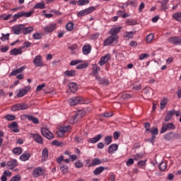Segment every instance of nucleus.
Returning <instances> with one entry per match:
<instances>
[{
  "label": "nucleus",
  "mask_w": 181,
  "mask_h": 181,
  "mask_svg": "<svg viewBox=\"0 0 181 181\" xmlns=\"http://www.w3.org/2000/svg\"><path fill=\"white\" fill-rule=\"evenodd\" d=\"M68 103L71 106L77 105V104H90L91 100L83 99V97L76 96L70 98Z\"/></svg>",
  "instance_id": "nucleus-1"
},
{
  "label": "nucleus",
  "mask_w": 181,
  "mask_h": 181,
  "mask_svg": "<svg viewBox=\"0 0 181 181\" xmlns=\"http://www.w3.org/2000/svg\"><path fill=\"white\" fill-rule=\"evenodd\" d=\"M95 11V6H90L84 10H81L77 13L78 18H83V16H86V15H90V13H93Z\"/></svg>",
  "instance_id": "nucleus-2"
},
{
  "label": "nucleus",
  "mask_w": 181,
  "mask_h": 181,
  "mask_svg": "<svg viewBox=\"0 0 181 181\" xmlns=\"http://www.w3.org/2000/svg\"><path fill=\"white\" fill-rule=\"evenodd\" d=\"M148 132H151L152 136L151 139H148L147 141L151 144H153V142H155V139H156V135L159 134V129L158 127H152L150 129Z\"/></svg>",
  "instance_id": "nucleus-3"
},
{
  "label": "nucleus",
  "mask_w": 181,
  "mask_h": 181,
  "mask_svg": "<svg viewBox=\"0 0 181 181\" xmlns=\"http://www.w3.org/2000/svg\"><path fill=\"white\" fill-rule=\"evenodd\" d=\"M104 162H108V159L105 158L100 160L98 158H95L93 159L91 163L89 164L88 168H93V166H97L98 165H101V163H104Z\"/></svg>",
  "instance_id": "nucleus-4"
},
{
  "label": "nucleus",
  "mask_w": 181,
  "mask_h": 181,
  "mask_svg": "<svg viewBox=\"0 0 181 181\" xmlns=\"http://www.w3.org/2000/svg\"><path fill=\"white\" fill-rule=\"evenodd\" d=\"M118 40V36H109L104 42L103 46H110V45H112L114 42H117Z\"/></svg>",
  "instance_id": "nucleus-5"
},
{
  "label": "nucleus",
  "mask_w": 181,
  "mask_h": 181,
  "mask_svg": "<svg viewBox=\"0 0 181 181\" xmlns=\"http://www.w3.org/2000/svg\"><path fill=\"white\" fill-rule=\"evenodd\" d=\"M41 134L42 136H45V138H47V139H53V138H54L53 134L46 128L41 129Z\"/></svg>",
  "instance_id": "nucleus-6"
},
{
  "label": "nucleus",
  "mask_w": 181,
  "mask_h": 181,
  "mask_svg": "<svg viewBox=\"0 0 181 181\" xmlns=\"http://www.w3.org/2000/svg\"><path fill=\"white\" fill-rule=\"evenodd\" d=\"M24 24H19L12 27L11 30L13 32L14 35H21V32L23 30Z\"/></svg>",
  "instance_id": "nucleus-7"
},
{
  "label": "nucleus",
  "mask_w": 181,
  "mask_h": 181,
  "mask_svg": "<svg viewBox=\"0 0 181 181\" xmlns=\"http://www.w3.org/2000/svg\"><path fill=\"white\" fill-rule=\"evenodd\" d=\"M33 64L35 67H43V62L42 61V56L37 55L33 59Z\"/></svg>",
  "instance_id": "nucleus-8"
},
{
  "label": "nucleus",
  "mask_w": 181,
  "mask_h": 181,
  "mask_svg": "<svg viewBox=\"0 0 181 181\" xmlns=\"http://www.w3.org/2000/svg\"><path fill=\"white\" fill-rule=\"evenodd\" d=\"M43 175H45V173L42 167L36 168L33 172V176L34 177H39V176H43Z\"/></svg>",
  "instance_id": "nucleus-9"
},
{
  "label": "nucleus",
  "mask_w": 181,
  "mask_h": 181,
  "mask_svg": "<svg viewBox=\"0 0 181 181\" xmlns=\"http://www.w3.org/2000/svg\"><path fill=\"white\" fill-rule=\"evenodd\" d=\"M176 127L173 125V123H168L165 126L163 125L161 130H160V134H165L168 131V129H175Z\"/></svg>",
  "instance_id": "nucleus-10"
},
{
  "label": "nucleus",
  "mask_w": 181,
  "mask_h": 181,
  "mask_svg": "<svg viewBox=\"0 0 181 181\" xmlns=\"http://www.w3.org/2000/svg\"><path fill=\"white\" fill-rule=\"evenodd\" d=\"M95 80L98 81L99 84H101L102 86H108L110 84V81L105 78H101V76H95Z\"/></svg>",
  "instance_id": "nucleus-11"
},
{
  "label": "nucleus",
  "mask_w": 181,
  "mask_h": 181,
  "mask_svg": "<svg viewBox=\"0 0 181 181\" xmlns=\"http://www.w3.org/2000/svg\"><path fill=\"white\" fill-rule=\"evenodd\" d=\"M168 42L169 43H172L173 45H180L181 43V39L180 37H171L168 39Z\"/></svg>",
  "instance_id": "nucleus-12"
},
{
  "label": "nucleus",
  "mask_w": 181,
  "mask_h": 181,
  "mask_svg": "<svg viewBox=\"0 0 181 181\" xmlns=\"http://www.w3.org/2000/svg\"><path fill=\"white\" fill-rule=\"evenodd\" d=\"M100 66H97L96 64L92 65V73L90 74L91 76L93 77L98 76V73H100Z\"/></svg>",
  "instance_id": "nucleus-13"
},
{
  "label": "nucleus",
  "mask_w": 181,
  "mask_h": 181,
  "mask_svg": "<svg viewBox=\"0 0 181 181\" xmlns=\"http://www.w3.org/2000/svg\"><path fill=\"white\" fill-rule=\"evenodd\" d=\"M110 59H111V55H110L109 54H107L106 55L100 58L98 63L100 66H104V64H105V63H107V62H108V60H110Z\"/></svg>",
  "instance_id": "nucleus-14"
},
{
  "label": "nucleus",
  "mask_w": 181,
  "mask_h": 181,
  "mask_svg": "<svg viewBox=\"0 0 181 181\" xmlns=\"http://www.w3.org/2000/svg\"><path fill=\"white\" fill-rule=\"evenodd\" d=\"M121 29H122V27L112 28L109 31V34L111 36H117V35L121 32Z\"/></svg>",
  "instance_id": "nucleus-15"
},
{
  "label": "nucleus",
  "mask_w": 181,
  "mask_h": 181,
  "mask_svg": "<svg viewBox=\"0 0 181 181\" xmlns=\"http://www.w3.org/2000/svg\"><path fill=\"white\" fill-rule=\"evenodd\" d=\"M108 170L107 167H103V166H100L96 168L94 171H93V174L97 176L98 175H100V173H103V172H104V170Z\"/></svg>",
  "instance_id": "nucleus-16"
},
{
  "label": "nucleus",
  "mask_w": 181,
  "mask_h": 181,
  "mask_svg": "<svg viewBox=\"0 0 181 181\" xmlns=\"http://www.w3.org/2000/svg\"><path fill=\"white\" fill-rule=\"evenodd\" d=\"M103 138V134H98L93 138H90L88 140L89 144H96Z\"/></svg>",
  "instance_id": "nucleus-17"
},
{
  "label": "nucleus",
  "mask_w": 181,
  "mask_h": 181,
  "mask_svg": "<svg viewBox=\"0 0 181 181\" xmlns=\"http://www.w3.org/2000/svg\"><path fill=\"white\" fill-rule=\"evenodd\" d=\"M68 87L71 93H76V91H77V90L78 89L77 83L75 82L69 83Z\"/></svg>",
  "instance_id": "nucleus-18"
},
{
  "label": "nucleus",
  "mask_w": 181,
  "mask_h": 181,
  "mask_svg": "<svg viewBox=\"0 0 181 181\" xmlns=\"http://www.w3.org/2000/svg\"><path fill=\"white\" fill-rule=\"evenodd\" d=\"M175 115V110H170L169 112H168V113L166 114V116L164 119V121L165 122H169V121H170V119H172V117Z\"/></svg>",
  "instance_id": "nucleus-19"
},
{
  "label": "nucleus",
  "mask_w": 181,
  "mask_h": 181,
  "mask_svg": "<svg viewBox=\"0 0 181 181\" xmlns=\"http://www.w3.org/2000/svg\"><path fill=\"white\" fill-rule=\"evenodd\" d=\"M7 166H8L9 169H15V168L18 166V160L13 159L10 161H8Z\"/></svg>",
  "instance_id": "nucleus-20"
},
{
  "label": "nucleus",
  "mask_w": 181,
  "mask_h": 181,
  "mask_svg": "<svg viewBox=\"0 0 181 181\" xmlns=\"http://www.w3.org/2000/svg\"><path fill=\"white\" fill-rule=\"evenodd\" d=\"M118 149V144H111L108 148V153H110V155H112L115 151Z\"/></svg>",
  "instance_id": "nucleus-21"
},
{
  "label": "nucleus",
  "mask_w": 181,
  "mask_h": 181,
  "mask_svg": "<svg viewBox=\"0 0 181 181\" xmlns=\"http://www.w3.org/2000/svg\"><path fill=\"white\" fill-rule=\"evenodd\" d=\"M42 160L45 161L47 160V158H49V149L47 148H44L42 152Z\"/></svg>",
  "instance_id": "nucleus-22"
},
{
  "label": "nucleus",
  "mask_w": 181,
  "mask_h": 181,
  "mask_svg": "<svg viewBox=\"0 0 181 181\" xmlns=\"http://www.w3.org/2000/svg\"><path fill=\"white\" fill-rule=\"evenodd\" d=\"M25 69H26V66H23L20 67L19 69L13 70L10 74V76H16L17 74H19L20 73H22V71H23V70H25Z\"/></svg>",
  "instance_id": "nucleus-23"
},
{
  "label": "nucleus",
  "mask_w": 181,
  "mask_h": 181,
  "mask_svg": "<svg viewBox=\"0 0 181 181\" xmlns=\"http://www.w3.org/2000/svg\"><path fill=\"white\" fill-rule=\"evenodd\" d=\"M56 29V24H51L44 28L45 32L47 33H51V32H54Z\"/></svg>",
  "instance_id": "nucleus-24"
},
{
  "label": "nucleus",
  "mask_w": 181,
  "mask_h": 181,
  "mask_svg": "<svg viewBox=\"0 0 181 181\" xmlns=\"http://www.w3.org/2000/svg\"><path fill=\"white\" fill-rule=\"evenodd\" d=\"M30 158V153L25 151L21 156L20 159L21 160H23V162H26V160H29V158Z\"/></svg>",
  "instance_id": "nucleus-25"
},
{
  "label": "nucleus",
  "mask_w": 181,
  "mask_h": 181,
  "mask_svg": "<svg viewBox=\"0 0 181 181\" xmlns=\"http://www.w3.org/2000/svg\"><path fill=\"white\" fill-rule=\"evenodd\" d=\"M33 138L34 139V141H35V142H37V144H43V138H42V136L39 135V134H33Z\"/></svg>",
  "instance_id": "nucleus-26"
},
{
  "label": "nucleus",
  "mask_w": 181,
  "mask_h": 181,
  "mask_svg": "<svg viewBox=\"0 0 181 181\" xmlns=\"http://www.w3.org/2000/svg\"><path fill=\"white\" fill-rule=\"evenodd\" d=\"M59 170L62 173H67L69 172V167L66 163H61L59 164Z\"/></svg>",
  "instance_id": "nucleus-27"
},
{
  "label": "nucleus",
  "mask_w": 181,
  "mask_h": 181,
  "mask_svg": "<svg viewBox=\"0 0 181 181\" xmlns=\"http://www.w3.org/2000/svg\"><path fill=\"white\" fill-rule=\"evenodd\" d=\"M34 28L32 26L25 28V26H23V35H28V33H32V32L34 30Z\"/></svg>",
  "instance_id": "nucleus-28"
},
{
  "label": "nucleus",
  "mask_w": 181,
  "mask_h": 181,
  "mask_svg": "<svg viewBox=\"0 0 181 181\" xmlns=\"http://www.w3.org/2000/svg\"><path fill=\"white\" fill-rule=\"evenodd\" d=\"M83 50V54H90V53H91V46L87 45H84L82 48Z\"/></svg>",
  "instance_id": "nucleus-29"
},
{
  "label": "nucleus",
  "mask_w": 181,
  "mask_h": 181,
  "mask_svg": "<svg viewBox=\"0 0 181 181\" xmlns=\"http://www.w3.org/2000/svg\"><path fill=\"white\" fill-rule=\"evenodd\" d=\"M11 56H18V54H22V49L14 48L10 51Z\"/></svg>",
  "instance_id": "nucleus-30"
},
{
  "label": "nucleus",
  "mask_w": 181,
  "mask_h": 181,
  "mask_svg": "<svg viewBox=\"0 0 181 181\" xmlns=\"http://www.w3.org/2000/svg\"><path fill=\"white\" fill-rule=\"evenodd\" d=\"M26 118H28V121H32L33 124H39V119H37V117L28 115H26Z\"/></svg>",
  "instance_id": "nucleus-31"
},
{
  "label": "nucleus",
  "mask_w": 181,
  "mask_h": 181,
  "mask_svg": "<svg viewBox=\"0 0 181 181\" xmlns=\"http://www.w3.org/2000/svg\"><path fill=\"white\" fill-rule=\"evenodd\" d=\"M64 74H65V76H67L68 77H74V76H76V71L74 70H66Z\"/></svg>",
  "instance_id": "nucleus-32"
},
{
  "label": "nucleus",
  "mask_w": 181,
  "mask_h": 181,
  "mask_svg": "<svg viewBox=\"0 0 181 181\" xmlns=\"http://www.w3.org/2000/svg\"><path fill=\"white\" fill-rule=\"evenodd\" d=\"M22 152H23V150L21 147H16L13 149V153H14V155L19 156Z\"/></svg>",
  "instance_id": "nucleus-33"
},
{
  "label": "nucleus",
  "mask_w": 181,
  "mask_h": 181,
  "mask_svg": "<svg viewBox=\"0 0 181 181\" xmlns=\"http://www.w3.org/2000/svg\"><path fill=\"white\" fill-rule=\"evenodd\" d=\"M173 136H175L173 132H169L165 134L164 139H165L166 141H170L173 139Z\"/></svg>",
  "instance_id": "nucleus-34"
},
{
  "label": "nucleus",
  "mask_w": 181,
  "mask_h": 181,
  "mask_svg": "<svg viewBox=\"0 0 181 181\" xmlns=\"http://www.w3.org/2000/svg\"><path fill=\"white\" fill-rule=\"evenodd\" d=\"M43 37V34L42 33H35L33 35V37L35 40H40Z\"/></svg>",
  "instance_id": "nucleus-35"
},
{
  "label": "nucleus",
  "mask_w": 181,
  "mask_h": 181,
  "mask_svg": "<svg viewBox=\"0 0 181 181\" xmlns=\"http://www.w3.org/2000/svg\"><path fill=\"white\" fill-rule=\"evenodd\" d=\"M35 11H30L29 12H26V11H21V15L22 17L23 18H30V16H32V14L34 13Z\"/></svg>",
  "instance_id": "nucleus-36"
},
{
  "label": "nucleus",
  "mask_w": 181,
  "mask_h": 181,
  "mask_svg": "<svg viewBox=\"0 0 181 181\" xmlns=\"http://www.w3.org/2000/svg\"><path fill=\"white\" fill-rule=\"evenodd\" d=\"M26 94H28V90L24 88L22 90H20V92L17 94V97L18 98H21L23 97L24 95H26Z\"/></svg>",
  "instance_id": "nucleus-37"
},
{
  "label": "nucleus",
  "mask_w": 181,
  "mask_h": 181,
  "mask_svg": "<svg viewBox=\"0 0 181 181\" xmlns=\"http://www.w3.org/2000/svg\"><path fill=\"white\" fill-rule=\"evenodd\" d=\"M88 4H90V0H78L77 2L78 6H84V5H88Z\"/></svg>",
  "instance_id": "nucleus-38"
},
{
  "label": "nucleus",
  "mask_w": 181,
  "mask_h": 181,
  "mask_svg": "<svg viewBox=\"0 0 181 181\" xmlns=\"http://www.w3.org/2000/svg\"><path fill=\"white\" fill-rule=\"evenodd\" d=\"M166 104H168V98H164L161 101H160V110H165V107H166Z\"/></svg>",
  "instance_id": "nucleus-39"
},
{
  "label": "nucleus",
  "mask_w": 181,
  "mask_h": 181,
  "mask_svg": "<svg viewBox=\"0 0 181 181\" xmlns=\"http://www.w3.org/2000/svg\"><path fill=\"white\" fill-rule=\"evenodd\" d=\"M144 93L145 95H146V97H148V95H152V94H153V93L152 92V89L151 88H144Z\"/></svg>",
  "instance_id": "nucleus-40"
},
{
  "label": "nucleus",
  "mask_w": 181,
  "mask_h": 181,
  "mask_svg": "<svg viewBox=\"0 0 181 181\" xmlns=\"http://www.w3.org/2000/svg\"><path fill=\"white\" fill-rule=\"evenodd\" d=\"M87 67H88V63H83V64H81L78 65L76 66V69L77 70H83L84 69H87Z\"/></svg>",
  "instance_id": "nucleus-41"
},
{
  "label": "nucleus",
  "mask_w": 181,
  "mask_h": 181,
  "mask_svg": "<svg viewBox=\"0 0 181 181\" xmlns=\"http://www.w3.org/2000/svg\"><path fill=\"white\" fill-rule=\"evenodd\" d=\"M66 30H68V32H71V30H73V29H74V23H68L66 25Z\"/></svg>",
  "instance_id": "nucleus-42"
},
{
  "label": "nucleus",
  "mask_w": 181,
  "mask_h": 181,
  "mask_svg": "<svg viewBox=\"0 0 181 181\" xmlns=\"http://www.w3.org/2000/svg\"><path fill=\"white\" fill-rule=\"evenodd\" d=\"M173 18L175 19V21H177V22H181V13H175L173 15Z\"/></svg>",
  "instance_id": "nucleus-43"
},
{
  "label": "nucleus",
  "mask_w": 181,
  "mask_h": 181,
  "mask_svg": "<svg viewBox=\"0 0 181 181\" xmlns=\"http://www.w3.org/2000/svg\"><path fill=\"white\" fill-rule=\"evenodd\" d=\"M86 116V112L79 111L78 113L75 114V118H83Z\"/></svg>",
  "instance_id": "nucleus-44"
},
{
  "label": "nucleus",
  "mask_w": 181,
  "mask_h": 181,
  "mask_svg": "<svg viewBox=\"0 0 181 181\" xmlns=\"http://www.w3.org/2000/svg\"><path fill=\"white\" fill-rule=\"evenodd\" d=\"M20 18H23L22 17V11L18 12V13L14 14L13 16V22L18 21V19H20Z\"/></svg>",
  "instance_id": "nucleus-45"
},
{
  "label": "nucleus",
  "mask_w": 181,
  "mask_h": 181,
  "mask_svg": "<svg viewBox=\"0 0 181 181\" xmlns=\"http://www.w3.org/2000/svg\"><path fill=\"white\" fill-rule=\"evenodd\" d=\"M5 119H7V121H15V119H16V117L15 115L8 114L5 116Z\"/></svg>",
  "instance_id": "nucleus-46"
},
{
  "label": "nucleus",
  "mask_w": 181,
  "mask_h": 181,
  "mask_svg": "<svg viewBox=\"0 0 181 181\" xmlns=\"http://www.w3.org/2000/svg\"><path fill=\"white\" fill-rule=\"evenodd\" d=\"M11 111H14V112L21 110V103L13 105L11 107Z\"/></svg>",
  "instance_id": "nucleus-47"
},
{
  "label": "nucleus",
  "mask_w": 181,
  "mask_h": 181,
  "mask_svg": "<svg viewBox=\"0 0 181 181\" xmlns=\"http://www.w3.org/2000/svg\"><path fill=\"white\" fill-rule=\"evenodd\" d=\"M45 6L43 3H38L34 6V9H45Z\"/></svg>",
  "instance_id": "nucleus-48"
},
{
  "label": "nucleus",
  "mask_w": 181,
  "mask_h": 181,
  "mask_svg": "<svg viewBox=\"0 0 181 181\" xmlns=\"http://www.w3.org/2000/svg\"><path fill=\"white\" fill-rule=\"evenodd\" d=\"M167 165L166 163L165 162H161L159 165V169L160 170H161L162 172H163L164 170H166V168H167Z\"/></svg>",
  "instance_id": "nucleus-49"
},
{
  "label": "nucleus",
  "mask_w": 181,
  "mask_h": 181,
  "mask_svg": "<svg viewBox=\"0 0 181 181\" xmlns=\"http://www.w3.org/2000/svg\"><path fill=\"white\" fill-rule=\"evenodd\" d=\"M83 166H84V163L80 160L75 163V167L76 168V169H80L83 168Z\"/></svg>",
  "instance_id": "nucleus-50"
},
{
  "label": "nucleus",
  "mask_w": 181,
  "mask_h": 181,
  "mask_svg": "<svg viewBox=\"0 0 181 181\" xmlns=\"http://www.w3.org/2000/svg\"><path fill=\"white\" fill-rule=\"evenodd\" d=\"M78 47L77 44H74L72 45H71L70 47H68V49H69V50H71V54H74L76 52H74V50H76Z\"/></svg>",
  "instance_id": "nucleus-51"
},
{
  "label": "nucleus",
  "mask_w": 181,
  "mask_h": 181,
  "mask_svg": "<svg viewBox=\"0 0 181 181\" xmlns=\"http://www.w3.org/2000/svg\"><path fill=\"white\" fill-rule=\"evenodd\" d=\"M105 142L106 145H110L111 144V142H112V136H107L105 138Z\"/></svg>",
  "instance_id": "nucleus-52"
},
{
  "label": "nucleus",
  "mask_w": 181,
  "mask_h": 181,
  "mask_svg": "<svg viewBox=\"0 0 181 181\" xmlns=\"http://www.w3.org/2000/svg\"><path fill=\"white\" fill-rule=\"evenodd\" d=\"M71 129V127L70 126H65L64 127H61L60 130L63 132L64 134H66V132H69Z\"/></svg>",
  "instance_id": "nucleus-53"
},
{
  "label": "nucleus",
  "mask_w": 181,
  "mask_h": 181,
  "mask_svg": "<svg viewBox=\"0 0 181 181\" xmlns=\"http://www.w3.org/2000/svg\"><path fill=\"white\" fill-rule=\"evenodd\" d=\"M153 37H154L153 34H152V33L149 34V35L146 37V42L147 43H151V42H152V40H153Z\"/></svg>",
  "instance_id": "nucleus-54"
},
{
  "label": "nucleus",
  "mask_w": 181,
  "mask_h": 181,
  "mask_svg": "<svg viewBox=\"0 0 181 181\" xmlns=\"http://www.w3.org/2000/svg\"><path fill=\"white\" fill-rule=\"evenodd\" d=\"M82 62H83V60H81V59L72 60L70 62V66H76V64H78L79 63H82Z\"/></svg>",
  "instance_id": "nucleus-55"
},
{
  "label": "nucleus",
  "mask_w": 181,
  "mask_h": 181,
  "mask_svg": "<svg viewBox=\"0 0 181 181\" xmlns=\"http://www.w3.org/2000/svg\"><path fill=\"white\" fill-rule=\"evenodd\" d=\"M126 24L128 25L134 26V25H136V21L135 20H127L126 21Z\"/></svg>",
  "instance_id": "nucleus-56"
},
{
  "label": "nucleus",
  "mask_w": 181,
  "mask_h": 181,
  "mask_svg": "<svg viewBox=\"0 0 181 181\" xmlns=\"http://www.w3.org/2000/svg\"><path fill=\"white\" fill-rule=\"evenodd\" d=\"M9 36L10 34L7 33V34H2V37H1V40H2V42H5V40H9Z\"/></svg>",
  "instance_id": "nucleus-57"
},
{
  "label": "nucleus",
  "mask_w": 181,
  "mask_h": 181,
  "mask_svg": "<svg viewBox=\"0 0 181 181\" xmlns=\"http://www.w3.org/2000/svg\"><path fill=\"white\" fill-rule=\"evenodd\" d=\"M19 126L18 125V122H13L11 124L8 125V128L10 129H13V128H18Z\"/></svg>",
  "instance_id": "nucleus-58"
},
{
  "label": "nucleus",
  "mask_w": 181,
  "mask_h": 181,
  "mask_svg": "<svg viewBox=\"0 0 181 181\" xmlns=\"http://www.w3.org/2000/svg\"><path fill=\"white\" fill-rule=\"evenodd\" d=\"M21 179V175L18 174L11 177V181H20Z\"/></svg>",
  "instance_id": "nucleus-59"
},
{
  "label": "nucleus",
  "mask_w": 181,
  "mask_h": 181,
  "mask_svg": "<svg viewBox=\"0 0 181 181\" xmlns=\"http://www.w3.org/2000/svg\"><path fill=\"white\" fill-rule=\"evenodd\" d=\"M168 1H161V8L163 9V11H166V9H168Z\"/></svg>",
  "instance_id": "nucleus-60"
},
{
  "label": "nucleus",
  "mask_w": 181,
  "mask_h": 181,
  "mask_svg": "<svg viewBox=\"0 0 181 181\" xmlns=\"http://www.w3.org/2000/svg\"><path fill=\"white\" fill-rule=\"evenodd\" d=\"M45 87H46V83H42L41 85H38L37 86L36 91H42V90H43Z\"/></svg>",
  "instance_id": "nucleus-61"
},
{
  "label": "nucleus",
  "mask_w": 181,
  "mask_h": 181,
  "mask_svg": "<svg viewBox=\"0 0 181 181\" xmlns=\"http://www.w3.org/2000/svg\"><path fill=\"white\" fill-rule=\"evenodd\" d=\"M98 37H100V33H93V34L90 35V39L92 40H94L95 39H98Z\"/></svg>",
  "instance_id": "nucleus-62"
},
{
  "label": "nucleus",
  "mask_w": 181,
  "mask_h": 181,
  "mask_svg": "<svg viewBox=\"0 0 181 181\" xmlns=\"http://www.w3.org/2000/svg\"><path fill=\"white\" fill-rule=\"evenodd\" d=\"M144 154L142 153H137L134 155V160H139V159H142Z\"/></svg>",
  "instance_id": "nucleus-63"
},
{
  "label": "nucleus",
  "mask_w": 181,
  "mask_h": 181,
  "mask_svg": "<svg viewBox=\"0 0 181 181\" xmlns=\"http://www.w3.org/2000/svg\"><path fill=\"white\" fill-rule=\"evenodd\" d=\"M149 56H150L149 54H141L139 57V59L140 60H144V59H146V57H149Z\"/></svg>",
  "instance_id": "nucleus-64"
}]
</instances>
